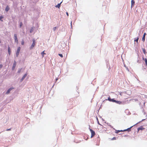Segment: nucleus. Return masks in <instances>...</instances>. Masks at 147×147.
<instances>
[{"label": "nucleus", "instance_id": "9b49d317", "mask_svg": "<svg viewBox=\"0 0 147 147\" xmlns=\"http://www.w3.org/2000/svg\"><path fill=\"white\" fill-rule=\"evenodd\" d=\"M16 63L15 61L14 62V63L13 65V66L12 67V69H14L16 66Z\"/></svg>", "mask_w": 147, "mask_h": 147}, {"label": "nucleus", "instance_id": "20e7f679", "mask_svg": "<svg viewBox=\"0 0 147 147\" xmlns=\"http://www.w3.org/2000/svg\"><path fill=\"white\" fill-rule=\"evenodd\" d=\"M132 127L133 126H131V127H130V128H128L127 129H125L123 130H120V131H119V132H123V131H129L131 130V129Z\"/></svg>", "mask_w": 147, "mask_h": 147}, {"label": "nucleus", "instance_id": "2eb2a0df", "mask_svg": "<svg viewBox=\"0 0 147 147\" xmlns=\"http://www.w3.org/2000/svg\"><path fill=\"white\" fill-rule=\"evenodd\" d=\"M143 59L144 60V61L145 62L146 65L147 66V59L146 58L144 59V58H143Z\"/></svg>", "mask_w": 147, "mask_h": 147}, {"label": "nucleus", "instance_id": "7c9ffc66", "mask_svg": "<svg viewBox=\"0 0 147 147\" xmlns=\"http://www.w3.org/2000/svg\"><path fill=\"white\" fill-rule=\"evenodd\" d=\"M66 14H67V16H69V14H68V13L67 12H66Z\"/></svg>", "mask_w": 147, "mask_h": 147}, {"label": "nucleus", "instance_id": "f704fd0d", "mask_svg": "<svg viewBox=\"0 0 147 147\" xmlns=\"http://www.w3.org/2000/svg\"><path fill=\"white\" fill-rule=\"evenodd\" d=\"M72 24V22H71V26L72 27V24Z\"/></svg>", "mask_w": 147, "mask_h": 147}, {"label": "nucleus", "instance_id": "a878e982", "mask_svg": "<svg viewBox=\"0 0 147 147\" xmlns=\"http://www.w3.org/2000/svg\"><path fill=\"white\" fill-rule=\"evenodd\" d=\"M116 140V138L115 137H113V138H112L111 140Z\"/></svg>", "mask_w": 147, "mask_h": 147}, {"label": "nucleus", "instance_id": "473e14b6", "mask_svg": "<svg viewBox=\"0 0 147 147\" xmlns=\"http://www.w3.org/2000/svg\"><path fill=\"white\" fill-rule=\"evenodd\" d=\"M98 123L99 125H101L100 124V123H99V122L98 121Z\"/></svg>", "mask_w": 147, "mask_h": 147}, {"label": "nucleus", "instance_id": "72a5a7b5", "mask_svg": "<svg viewBox=\"0 0 147 147\" xmlns=\"http://www.w3.org/2000/svg\"><path fill=\"white\" fill-rule=\"evenodd\" d=\"M30 33H31V32H32V30H30Z\"/></svg>", "mask_w": 147, "mask_h": 147}, {"label": "nucleus", "instance_id": "c85d7f7f", "mask_svg": "<svg viewBox=\"0 0 147 147\" xmlns=\"http://www.w3.org/2000/svg\"><path fill=\"white\" fill-rule=\"evenodd\" d=\"M10 130H11V129H7L6 130L7 131H9Z\"/></svg>", "mask_w": 147, "mask_h": 147}, {"label": "nucleus", "instance_id": "6ab92c4d", "mask_svg": "<svg viewBox=\"0 0 147 147\" xmlns=\"http://www.w3.org/2000/svg\"><path fill=\"white\" fill-rule=\"evenodd\" d=\"M116 101V100H114V99H111V102H115Z\"/></svg>", "mask_w": 147, "mask_h": 147}, {"label": "nucleus", "instance_id": "bb28decb", "mask_svg": "<svg viewBox=\"0 0 147 147\" xmlns=\"http://www.w3.org/2000/svg\"><path fill=\"white\" fill-rule=\"evenodd\" d=\"M56 29V27H54L53 28V30L54 31Z\"/></svg>", "mask_w": 147, "mask_h": 147}, {"label": "nucleus", "instance_id": "e433bc0d", "mask_svg": "<svg viewBox=\"0 0 147 147\" xmlns=\"http://www.w3.org/2000/svg\"><path fill=\"white\" fill-rule=\"evenodd\" d=\"M144 120H145L144 119H143V120H142V121Z\"/></svg>", "mask_w": 147, "mask_h": 147}, {"label": "nucleus", "instance_id": "aec40b11", "mask_svg": "<svg viewBox=\"0 0 147 147\" xmlns=\"http://www.w3.org/2000/svg\"><path fill=\"white\" fill-rule=\"evenodd\" d=\"M143 51L144 53L145 54L146 53V51L145 49H143Z\"/></svg>", "mask_w": 147, "mask_h": 147}, {"label": "nucleus", "instance_id": "f03ea898", "mask_svg": "<svg viewBox=\"0 0 147 147\" xmlns=\"http://www.w3.org/2000/svg\"><path fill=\"white\" fill-rule=\"evenodd\" d=\"M90 130L91 133V138H92L95 135V132L93 130L90 129Z\"/></svg>", "mask_w": 147, "mask_h": 147}, {"label": "nucleus", "instance_id": "393cba45", "mask_svg": "<svg viewBox=\"0 0 147 147\" xmlns=\"http://www.w3.org/2000/svg\"><path fill=\"white\" fill-rule=\"evenodd\" d=\"M138 39H139V38L138 37V38H137L136 40H135V41L136 42H138Z\"/></svg>", "mask_w": 147, "mask_h": 147}, {"label": "nucleus", "instance_id": "f3484780", "mask_svg": "<svg viewBox=\"0 0 147 147\" xmlns=\"http://www.w3.org/2000/svg\"><path fill=\"white\" fill-rule=\"evenodd\" d=\"M60 5H61V3H59L55 7H57L59 8L60 6Z\"/></svg>", "mask_w": 147, "mask_h": 147}, {"label": "nucleus", "instance_id": "4be33fe9", "mask_svg": "<svg viewBox=\"0 0 147 147\" xmlns=\"http://www.w3.org/2000/svg\"><path fill=\"white\" fill-rule=\"evenodd\" d=\"M111 98L110 97H109L108 98V99H107V100H108L109 101L111 102Z\"/></svg>", "mask_w": 147, "mask_h": 147}, {"label": "nucleus", "instance_id": "dca6fc26", "mask_svg": "<svg viewBox=\"0 0 147 147\" xmlns=\"http://www.w3.org/2000/svg\"><path fill=\"white\" fill-rule=\"evenodd\" d=\"M45 51H43L41 53V54L42 55V57H44V55H46V54L44 53Z\"/></svg>", "mask_w": 147, "mask_h": 147}, {"label": "nucleus", "instance_id": "a211bd4d", "mask_svg": "<svg viewBox=\"0 0 147 147\" xmlns=\"http://www.w3.org/2000/svg\"><path fill=\"white\" fill-rule=\"evenodd\" d=\"M4 18L3 16H0V20H1V21H3V20H2V19L3 18Z\"/></svg>", "mask_w": 147, "mask_h": 147}, {"label": "nucleus", "instance_id": "c9c22d12", "mask_svg": "<svg viewBox=\"0 0 147 147\" xmlns=\"http://www.w3.org/2000/svg\"><path fill=\"white\" fill-rule=\"evenodd\" d=\"M123 94H125V92H123Z\"/></svg>", "mask_w": 147, "mask_h": 147}, {"label": "nucleus", "instance_id": "ddd939ff", "mask_svg": "<svg viewBox=\"0 0 147 147\" xmlns=\"http://www.w3.org/2000/svg\"><path fill=\"white\" fill-rule=\"evenodd\" d=\"M8 53L9 55H10L11 54V49L9 47H8Z\"/></svg>", "mask_w": 147, "mask_h": 147}, {"label": "nucleus", "instance_id": "f257e3e1", "mask_svg": "<svg viewBox=\"0 0 147 147\" xmlns=\"http://www.w3.org/2000/svg\"><path fill=\"white\" fill-rule=\"evenodd\" d=\"M36 44V41L35 39H33L32 40V43L30 47V49H33L34 47L35 46Z\"/></svg>", "mask_w": 147, "mask_h": 147}, {"label": "nucleus", "instance_id": "423d86ee", "mask_svg": "<svg viewBox=\"0 0 147 147\" xmlns=\"http://www.w3.org/2000/svg\"><path fill=\"white\" fill-rule=\"evenodd\" d=\"M27 75V74L26 73L22 77V78L21 80V81L22 82L23 80L25 78L26 76Z\"/></svg>", "mask_w": 147, "mask_h": 147}, {"label": "nucleus", "instance_id": "9d476101", "mask_svg": "<svg viewBox=\"0 0 147 147\" xmlns=\"http://www.w3.org/2000/svg\"><path fill=\"white\" fill-rule=\"evenodd\" d=\"M115 103L119 105L122 104V102L116 100Z\"/></svg>", "mask_w": 147, "mask_h": 147}, {"label": "nucleus", "instance_id": "4468645a", "mask_svg": "<svg viewBox=\"0 0 147 147\" xmlns=\"http://www.w3.org/2000/svg\"><path fill=\"white\" fill-rule=\"evenodd\" d=\"M9 9V7L8 6H7L5 8V10L6 11H7Z\"/></svg>", "mask_w": 147, "mask_h": 147}, {"label": "nucleus", "instance_id": "5701e85b", "mask_svg": "<svg viewBox=\"0 0 147 147\" xmlns=\"http://www.w3.org/2000/svg\"><path fill=\"white\" fill-rule=\"evenodd\" d=\"M58 55H59V56H60L61 58L63 57V55H62V54H59Z\"/></svg>", "mask_w": 147, "mask_h": 147}, {"label": "nucleus", "instance_id": "f8f14e48", "mask_svg": "<svg viewBox=\"0 0 147 147\" xmlns=\"http://www.w3.org/2000/svg\"><path fill=\"white\" fill-rule=\"evenodd\" d=\"M144 128L142 126H141L138 128V130L139 131V130H142L144 129Z\"/></svg>", "mask_w": 147, "mask_h": 147}, {"label": "nucleus", "instance_id": "0eeeda50", "mask_svg": "<svg viewBox=\"0 0 147 147\" xmlns=\"http://www.w3.org/2000/svg\"><path fill=\"white\" fill-rule=\"evenodd\" d=\"M14 88H11L9 89L8 90H7V92L6 94H8L9 93L10 91L13 89Z\"/></svg>", "mask_w": 147, "mask_h": 147}, {"label": "nucleus", "instance_id": "39448f33", "mask_svg": "<svg viewBox=\"0 0 147 147\" xmlns=\"http://www.w3.org/2000/svg\"><path fill=\"white\" fill-rule=\"evenodd\" d=\"M14 39H15V42H16V43H18V40L17 34H14Z\"/></svg>", "mask_w": 147, "mask_h": 147}, {"label": "nucleus", "instance_id": "cd10ccee", "mask_svg": "<svg viewBox=\"0 0 147 147\" xmlns=\"http://www.w3.org/2000/svg\"><path fill=\"white\" fill-rule=\"evenodd\" d=\"M21 69H20L19 70H18V73H20V72H21Z\"/></svg>", "mask_w": 147, "mask_h": 147}, {"label": "nucleus", "instance_id": "c756f323", "mask_svg": "<svg viewBox=\"0 0 147 147\" xmlns=\"http://www.w3.org/2000/svg\"><path fill=\"white\" fill-rule=\"evenodd\" d=\"M3 67V65L2 64H1L0 65V68L2 67Z\"/></svg>", "mask_w": 147, "mask_h": 147}, {"label": "nucleus", "instance_id": "6e6552de", "mask_svg": "<svg viewBox=\"0 0 147 147\" xmlns=\"http://www.w3.org/2000/svg\"><path fill=\"white\" fill-rule=\"evenodd\" d=\"M146 34V33H144L142 38V40L144 42L145 41V37Z\"/></svg>", "mask_w": 147, "mask_h": 147}, {"label": "nucleus", "instance_id": "412c9836", "mask_svg": "<svg viewBox=\"0 0 147 147\" xmlns=\"http://www.w3.org/2000/svg\"><path fill=\"white\" fill-rule=\"evenodd\" d=\"M22 25H23L22 23V22H21L20 23V28H21L22 26Z\"/></svg>", "mask_w": 147, "mask_h": 147}, {"label": "nucleus", "instance_id": "1a4fd4ad", "mask_svg": "<svg viewBox=\"0 0 147 147\" xmlns=\"http://www.w3.org/2000/svg\"><path fill=\"white\" fill-rule=\"evenodd\" d=\"M135 4V1L134 0H131V7L134 6Z\"/></svg>", "mask_w": 147, "mask_h": 147}, {"label": "nucleus", "instance_id": "2f4dec72", "mask_svg": "<svg viewBox=\"0 0 147 147\" xmlns=\"http://www.w3.org/2000/svg\"><path fill=\"white\" fill-rule=\"evenodd\" d=\"M122 93L121 92V93H120V95H121V96H122Z\"/></svg>", "mask_w": 147, "mask_h": 147}, {"label": "nucleus", "instance_id": "b1692460", "mask_svg": "<svg viewBox=\"0 0 147 147\" xmlns=\"http://www.w3.org/2000/svg\"><path fill=\"white\" fill-rule=\"evenodd\" d=\"M24 40H22V45H23L24 44Z\"/></svg>", "mask_w": 147, "mask_h": 147}, {"label": "nucleus", "instance_id": "7ed1b4c3", "mask_svg": "<svg viewBox=\"0 0 147 147\" xmlns=\"http://www.w3.org/2000/svg\"><path fill=\"white\" fill-rule=\"evenodd\" d=\"M20 49L21 48L20 47H19L18 48V49L16 53V55L17 57H18L19 55V53L20 50Z\"/></svg>", "mask_w": 147, "mask_h": 147}]
</instances>
